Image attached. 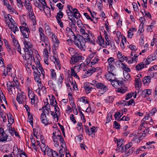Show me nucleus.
<instances>
[{"mask_svg": "<svg viewBox=\"0 0 157 157\" xmlns=\"http://www.w3.org/2000/svg\"><path fill=\"white\" fill-rule=\"evenodd\" d=\"M51 37L53 42L56 43L57 45L59 44V40H58L56 36L54 33H52Z\"/></svg>", "mask_w": 157, "mask_h": 157, "instance_id": "36", "label": "nucleus"}, {"mask_svg": "<svg viewBox=\"0 0 157 157\" xmlns=\"http://www.w3.org/2000/svg\"><path fill=\"white\" fill-rule=\"evenodd\" d=\"M51 76L52 79H55L56 78V74L55 71L51 69Z\"/></svg>", "mask_w": 157, "mask_h": 157, "instance_id": "54", "label": "nucleus"}, {"mask_svg": "<svg viewBox=\"0 0 157 157\" xmlns=\"http://www.w3.org/2000/svg\"><path fill=\"white\" fill-rule=\"evenodd\" d=\"M74 42L75 44L81 50L83 49L85 47L86 41L82 38V39L76 38L74 39Z\"/></svg>", "mask_w": 157, "mask_h": 157, "instance_id": "5", "label": "nucleus"}, {"mask_svg": "<svg viewBox=\"0 0 157 157\" xmlns=\"http://www.w3.org/2000/svg\"><path fill=\"white\" fill-rule=\"evenodd\" d=\"M105 38V43L106 45H109L110 43V41L109 40L108 37V35L107 34V33L105 31L104 33Z\"/></svg>", "mask_w": 157, "mask_h": 157, "instance_id": "40", "label": "nucleus"}, {"mask_svg": "<svg viewBox=\"0 0 157 157\" xmlns=\"http://www.w3.org/2000/svg\"><path fill=\"white\" fill-rule=\"evenodd\" d=\"M46 153L49 157H57L58 155V153L56 151H53L49 147L47 148Z\"/></svg>", "mask_w": 157, "mask_h": 157, "instance_id": "14", "label": "nucleus"}, {"mask_svg": "<svg viewBox=\"0 0 157 157\" xmlns=\"http://www.w3.org/2000/svg\"><path fill=\"white\" fill-rule=\"evenodd\" d=\"M7 116L8 119V122L10 123L13 124L14 122V119L13 117L10 113L7 114Z\"/></svg>", "mask_w": 157, "mask_h": 157, "instance_id": "44", "label": "nucleus"}, {"mask_svg": "<svg viewBox=\"0 0 157 157\" xmlns=\"http://www.w3.org/2000/svg\"><path fill=\"white\" fill-rule=\"evenodd\" d=\"M147 58L148 60L151 62L157 58V54L155 53H153L149 56Z\"/></svg>", "mask_w": 157, "mask_h": 157, "instance_id": "30", "label": "nucleus"}, {"mask_svg": "<svg viewBox=\"0 0 157 157\" xmlns=\"http://www.w3.org/2000/svg\"><path fill=\"white\" fill-rule=\"evenodd\" d=\"M124 78L127 80H129L130 79V75L128 72H124L123 73Z\"/></svg>", "mask_w": 157, "mask_h": 157, "instance_id": "62", "label": "nucleus"}, {"mask_svg": "<svg viewBox=\"0 0 157 157\" xmlns=\"http://www.w3.org/2000/svg\"><path fill=\"white\" fill-rule=\"evenodd\" d=\"M98 42L100 45H105L104 39L102 38L101 36H99L98 37V40H96Z\"/></svg>", "mask_w": 157, "mask_h": 157, "instance_id": "34", "label": "nucleus"}, {"mask_svg": "<svg viewBox=\"0 0 157 157\" xmlns=\"http://www.w3.org/2000/svg\"><path fill=\"white\" fill-rule=\"evenodd\" d=\"M121 68H122L125 71V72H129L130 71V70L129 68L125 64L123 63L121 64Z\"/></svg>", "mask_w": 157, "mask_h": 157, "instance_id": "47", "label": "nucleus"}, {"mask_svg": "<svg viewBox=\"0 0 157 157\" xmlns=\"http://www.w3.org/2000/svg\"><path fill=\"white\" fill-rule=\"evenodd\" d=\"M94 84H95L97 88L100 89L99 91L101 94H103L108 90L107 86L103 83L95 81Z\"/></svg>", "mask_w": 157, "mask_h": 157, "instance_id": "6", "label": "nucleus"}, {"mask_svg": "<svg viewBox=\"0 0 157 157\" xmlns=\"http://www.w3.org/2000/svg\"><path fill=\"white\" fill-rule=\"evenodd\" d=\"M45 33L48 35H50L51 34V28L49 25L47 23H45Z\"/></svg>", "mask_w": 157, "mask_h": 157, "instance_id": "35", "label": "nucleus"}, {"mask_svg": "<svg viewBox=\"0 0 157 157\" xmlns=\"http://www.w3.org/2000/svg\"><path fill=\"white\" fill-rule=\"evenodd\" d=\"M107 69L109 73L112 74L113 76L116 75V69L114 65H108Z\"/></svg>", "mask_w": 157, "mask_h": 157, "instance_id": "16", "label": "nucleus"}, {"mask_svg": "<svg viewBox=\"0 0 157 157\" xmlns=\"http://www.w3.org/2000/svg\"><path fill=\"white\" fill-rule=\"evenodd\" d=\"M23 26H20V29L21 33L23 37L24 38H28L29 37V34L30 33V31L29 29L24 26L26 25V24L25 22L22 23Z\"/></svg>", "mask_w": 157, "mask_h": 157, "instance_id": "3", "label": "nucleus"}, {"mask_svg": "<svg viewBox=\"0 0 157 157\" xmlns=\"http://www.w3.org/2000/svg\"><path fill=\"white\" fill-rule=\"evenodd\" d=\"M26 96L23 92L18 93L17 97V100L20 104H25Z\"/></svg>", "mask_w": 157, "mask_h": 157, "instance_id": "7", "label": "nucleus"}, {"mask_svg": "<svg viewBox=\"0 0 157 157\" xmlns=\"http://www.w3.org/2000/svg\"><path fill=\"white\" fill-rule=\"evenodd\" d=\"M113 76L112 75V74L111 73H109L108 74H107L105 75V76L106 78L109 81H112V77H113Z\"/></svg>", "mask_w": 157, "mask_h": 157, "instance_id": "59", "label": "nucleus"}, {"mask_svg": "<svg viewBox=\"0 0 157 157\" xmlns=\"http://www.w3.org/2000/svg\"><path fill=\"white\" fill-rule=\"evenodd\" d=\"M84 85V89L86 92H87L88 93H90V91H91V89L93 88L91 87H90L88 85V83H85Z\"/></svg>", "mask_w": 157, "mask_h": 157, "instance_id": "45", "label": "nucleus"}, {"mask_svg": "<svg viewBox=\"0 0 157 157\" xmlns=\"http://www.w3.org/2000/svg\"><path fill=\"white\" fill-rule=\"evenodd\" d=\"M50 59L52 61L56 64L57 65L59 68L60 67V64L59 63V60L57 56H53L50 57Z\"/></svg>", "mask_w": 157, "mask_h": 157, "instance_id": "22", "label": "nucleus"}, {"mask_svg": "<svg viewBox=\"0 0 157 157\" xmlns=\"http://www.w3.org/2000/svg\"><path fill=\"white\" fill-rule=\"evenodd\" d=\"M132 144L131 142H129L128 144H126L125 145V148L124 149V150H127L128 149H129L130 148L132 147Z\"/></svg>", "mask_w": 157, "mask_h": 157, "instance_id": "63", "label": "nucleus"}, {"mask_svg": "<svg viewBox=\"0 0 157 157\" xmlns=\"http://www.w3.org/2000/svg\"><path fill=\"white\" fill-rule=\"evenodd\" d=\"M5 21L6 25L11 23L12 20H14L12 17L11 16L10 14H8L5 16Z\"/></svg>", "mask_w": 157, "mask_h": 157, "instance_id": "26", "label": "nucleus"}, {"mask_svg": "<svg viewBox=\"0 0 157 157\" xmlns=\"http://www.w3.org/2000/svg\"><path fill=\"white\" fill-rule=\"evenodd\" d=\"M15 34L16 31H19V29L17 28L16 23L14 20H12L11 23L8 25H6Z\"/></svg>", "mask_w": 157, "mask_h": 157, "instance_id": "8", "label": "nucleus"}, {"mask_svg": "<svg viewBox=\"0 0 157 157\" xmlns=\"http://www.w3.org/2000/svg\"><path fill=\"white\" fill-rule=\"evenodd\" d=\"M30 2V0H25L24 6L28 11L32 10Z\"/></svg>", "mask_w": 157, "mask_h": 157, "instance_id": "24", "label": "nucleus"}, {"mask_svg": "<svg viewBox=\"0 0 157 157\" xmlns=\"http://www.w3.org/2000/svg\"><path fill=\"white\" fill-rule=\"evenodd\" d=\"M40 40L44 42V43L45 45V47L49 48L50 44L48 41V38L44 35L40 37Z\"/></svg>", "mask_w": 157, "mask_h": 157, "instance_id": "20", "label": "nucleus"}, {"mask_svg": "<svg viewBox=\"0 0 157 157\" xmlns=\"http://www.w3.org/2000/svg\"><path fill=\"white\" fill-rule=\"evenodd\" d=\"M45 140H41V143L40 146V147L41 151L44 153V155H46V150L47 148H48V147H46L44 144Z\"/></svg>", "mask_w": 157, "mask_h": 157, "instance_id": "23", "label": "nucleus"}, {"mask_svg": "<svg viewBox=\"0 0 157 157\" xmlns=\"http://www.w3.org/2000/svg\"><path fill=\"white\" fill-rule=\"evenodd\" d=\"M99 59L98 56H96L91 59V65H94L97 63Z\"/></svg>", "mask_w": 157, "mask_h": 157, "instance_id": "52", "label": "nucleus"}, {"mask_svg": "<svg viewBox=\"0 0 157 157\" xmlns=\"http://www.w3.org/2000/svg\"><path fill=\"white\" fill-rule=\"evenodd\" d=\"M117 150L123 152L124 151V147L122 146L124 144V140L122 139H119L117 140Z\"/></svg>", "mask_w": 157, "mask_h": 157, "instance_id": "15", "label": "nucleus"}, {"mask_svg": "<svg viewBox=\"0 0 157 157\" xmlns=\"http://www.w3.org/2000/svg\"><path fill=\"white\" fill-rule=\"evenodd\" d=\"M82 57L77 54H75L71 59L70 63L71 64H75L82 59Z\"/></svg>", "mask_w": 157, "mask_h": 157, "instance_id": "12", "label": "nucleus"}, {"mask_svg": "<svg viewBox=\"0 0 157 157\" xmlns=\"http://www.w3.org/2000/svg\"><path fill=\"white\" fill-rule=\"evenodd\" d=\"M34 4L36 7L39 8L40 10H44V9H43V7L41 6L40 3L37 2L36 0L34 2Z\"/></svg>", "mask_w": 157, "mask_h": 157, "instance_id": "50", "label": "nucleus"}, {"mask_svg": "<svg viewBox=\"0 0 157 157\" xmlns=\"http://www.w3.org/2000/svg\"><path fill=\"white\" fill-rule=\"evenodd\" d=\"M28 95L29 98L30 99L31 103L33 105L35 102L36 97L33 92L30 88L28 87L27 89Z\"/></svg>", "mask_w": 157, "mask_h": 157, "instance_id": "10", "label": "nucleus"}, {"mask_svg": "<svg viewBox=\"0 0 157 157\" xmlns=\"http://www.w3.org/2000/svg\"><path fill=\"white\" fill-rule=\"evenodd\" d=\"M48 85L51 87L55 91H57L56 84L55 85L52 80H49L48 82Z\"/></svg>", "mask_w": 157, "mask_h": 157, "instance_id": "38", "label": "nucleus"}, {"mask_svg": "<svg viewBox=\"0 0 157 157\" xmlns=\"http://www.w3.org/2000/svg\"><path fill=\"white\" fill-rule=\"evenodd\" d=\"M140 134L139 133H138L137 134H135L131 140L135 142H139L140 141L139 139L141 136H140Z\"/></svg>", "mask_w": 157, "mask_h": 157, "instance_id": "32", "label": "nucleus"}, {"mask_svg": "<svg viewBox=\"0 0 157 157\" xmlns=\"http://www.w3.org/2000/svg\"><path fill=\"white\" fill-rule=\"evenodd\" d=\"M50 49L51 48L50 46H49V48L46 47V48L44 49L43 54L45 58L44 59H45V58L47 59H48L49 56L48 55V49L50 50Z\"/></svg>", "mask_w": 157, "mask_h": 157, "instance_id": "33", "label": "nucleus"}, {"mask_svg": "<svg viewBox=\"0 0 157 157\" xmlns=\"http://www.w3.org/2000/svg\"><path fill=\"white\" fill-rule=\"evenodd\" d=\"M71 21H69V25L71 27H74L76 25V21L74 18H69Z\"/></svg>", "mask_w": 157, "mask_h": 157, "instance_id": "41", "label": "nucleus"}, {"mask_svg": "<svg viewBox=\"0 0 157 157\" xmlns=\"http://www.w3.org/2000/svg\"><path fill=\"white\" fill-rule=\"evenodd\" d=\"M107 62L108 63V65H114L115 62V59L113 57H111L108 58L107 59Z\"/></svg>", "mask_w": 157, "mask_h": 157, "instance_id": "42", "label": "nucleus"}, {"mask_svg": "<svg viewBox=\"0 0 157 157\" xmlns=\"http://www.w3.org/2000/svg\"><path fill=\"white\" fill-rule=\"evenodd\" d=\"M72 10V13H72L73 15H74V17L76 19H77L78 17H79L80 15L78 10L75 8H74Z\"/></svg>", "mask_w": 157, "mask_h": 157, "instance_id": "37", "label": "nucleus"}, {"mask_svg": "<svg viewBox=\"0 0 157 157\" xmlns=\"http://www.w3.org/2000/svg\"><path fill=\"white\" fill-rule=\"evenodd\" d=\"M43 7V9L48 8L45 0H38Z\"/></svg>", "mask_w": 157, "mask_h": 157, "instance_id": "58", "label": "nucleus"}, {"mask_svg": "<svg viewBox=\"0 0 157 157\" xmlns=\"http://www.w3.org/2000/svg\"><path fill=\"white\" fill-rule=\"evenodd\" d=\"M149 131V129L148 127L146 128L144 130V133L142 134V136L144 137H145L146 134H148Z\"/></svg>", "mask_w": 157, "mask_h": 157, "instance_id": "61", "label": "nucleus"}, {"mask_svg": "<svg viewBox=\"0 0 157 157\" xmlns=\"http://www.w3.org/2000/svg\"><path fill=\"white\" fill-rule=\"evenodd\" d=\"M3 74L5 76L7 75H11L12 74V68L10 65H7V67L4 69L3 71Z\"/></svg>", "mask_w": 157, "mask_h": 157, "instance_id": "17", "label": "nucleus"}, {"mask_svg": "<svg viewBox=\"0 0 157 157\" xmlns=\"http://www.w3.org/2000/svg\"><path fill=\"white\" fill-rule=\"evenodd\" d=\"M83 139V136L81 135H79L77 136L75 138V140L76 142H80Z\"/></svg>", "mask_w": 157, "mask_h": 157, "instance_id": "56", "label": "nucleus"}, {"mask_svg": "<svg viewBox=\"0 0 157 157\" xmlns=\"http://www.w3.org/2000/svg\"><path fill=\"white\" fill-rule=\"evenodd\" d=\"M31 59H30L29 60L28 59H25L26 60H27L28 63H26L25 66L26 67V70L28 72H29L31 71L30 68L32 67L31 62Z\"/></svg>", "mask_w": 157, "mask_h": 157, "instance_id": "31", "label": "nucleus"}, {"mask_svg": "<svg viewBox=\"0 0 157 157\" xmlns=\"http://www.w3.org/2000/svg\"><path fill=\"white\" fill-rule=\"evenodd\" d=\"M86 42H89L92 44H94L95 42V38L92 33L89 31H87V33L85 34L83 36Z\"/></svg>", "mask_w": 157, "mask_h": 157, "instance_id": "4", "label": "nucleus"}, {"mask_svg": "<svg viewBox=\"0 0 157 157\" xmlns=\"http://www.w3.org/2000/svg\"><path fill=\"white\" fill-rule=\"evenodd\" d=\"M63 78V75L61 74L56 81V90H59L61 88Z\"/></svg>", "mask_w": 157, "mask_h": 157, "instance_id": "9", "label": "nucleus"}, {"mask_svg": "<svg viewBox=\"0 0 157 157\" xmlns=\"http://www.w3.org/2000/svg\"><path fill=\"white\" fill-rule=\"evenodd\" d=\"M71 75L72 76L75 77L76 78L79 79V78L78 75L76 73L75 71L74 68H71Z\"/></svg>", "mask_w": 157, "mask_h": 157, "instance_id": "49", "label": "nucleus"}, {"mask_svg": "<svg viewBox=\"0 0 157 157\" xmlns=\"http://www.w3.org/2000/svg\"><path fill=\"white\" fill-rule=\"evenodd\" d=\"M57 103L54 96L52 97L50 99V105H57Z\"/></svg>", "mask_w": 157, "mask_h": 157, "instance_id": "46", "label": "nucleus"}, {"mask_svg": "<svg viewBox=\"0 0 157 157\" xmlns=\"http://www.w3.org/2000/svg\"><path fill=\"white\" fill-rule=\"evenodd\" d=\"M122 115V114H121L119 112H117L115 113V119L118 121L120 120V117Z\"/></svg>", "mask_w": 157, "mask_h": 157, "instance_id": "57", "label": "nucleus"}, {"mask_svg": "<svg viewBox=\"0 0 157 157\" xmlns=\"http://www.w3.org/2000/svg\"><path fill=\"white\" fill-rule=\"evenodd\" d=\"M37 65V66L38 67V68L39 69L41 73V74L43 75V76H44V70L43 69L42 67L40 65V63H37V64H36Z\"/></svg>", "mask_w": 157, "mask_h": 157, "instance_id": "60", "label": "nucleus"}, {"mask_svg": "<svg viewBox=\"0 0 157 157\" xmlns=\"http://www.w3.org/2000/svg\"><path fill=\"white\" fill-rule=\"evenodd\" d=\"M7 86L9 93L10 94H12L13 92H15V86L11 84L10 82H9L7 83Z\"/></svg>", "mask_w": 157, "mask_h": 157, "instance_id": "18", "label": "nucleus"}, {"mask_svg": "<svg viewBox=\"0 0 157 157\" xmlns=\"http://www.w3.org/2000/svg\"><path fill=\"white\" fill-rule=\"evenodd\" d=\"M38 72H35L33 73L34 79L37 82L38 84L41 82V79L40 78V74H38Z\"/></svg>", "mask_w": 157, "mask_h": 157, "instance_id": "29", "label": "nucleus"}, {"mask_svg": "<svg viewBox=\"0 0 157 157\" xmlns=\"http://www.w3.org/2000/svg\"><path fill=\"white\" fill-rule=\"evenodd\" d=\"M144 64L143 63H141L138 64L136 67V70L140 71L144 67Z\"/></svg>", "mask_w": 157, "mask_h": 157, "instance_id": "51", "label": "nucleus"}, {"mask_svg": "<svg viewBox=\"0 0 157 157\" xmlns=\"http://www.w3.org/2000/svg\"><path fill=\"white\" fill-rule=\"evenodd\" d=\"M154 76L153 75L152 76H147L143 78V82L144 84L145 85H147L151 81V78L153 77Z\"/></svg>", "mask_w": 157, "mask_h": 157, "instance_id": "27", "label": "nucleus"}, {"mask_svg": "<svg viewBox=\"0 0 157 157\" xmlns=\"http://www.w3.org/2000/svg\"><path fill=\"white\" fill-rule=\"evenodd\" d=\"M127 88L125 87L124 88H121L120 89L118 88L117 90V92H120L122 93H124L126 92L127 90Z\"/></svg>", "mask_w": 157, "mask_h": 157, "instance_id": "53", "label": "nucleus"}, {"mask_svg": "<svg viewBox=\"0 0 157 157\" xmlns=\"http://www.w3.org/2000/svg\"><path fill=\"white\" fill-rule=\"evenodd\" d=\"M38 88L36 90V92H37L40 96V93L41 91L43 92V90H45V88L44 86H43L42 84L41 83L38 84Z\"/></svg>", "mask_w": 157, "mask_h": 157, "instance_id": "25", "label": "nucleus"}, {"mask_svg": "<svg viewBox=\"0 0 157 157\" xmlns=\"http://www.w3.org/2000/svg\"><path fill=\"white\" fill-rule=\"evenodd\" d=\"M134 149L133 147L130 148L129 149H128L127 150H124L123 152H125V155L126 156V157H128L131 155L133 153Z\"/></svg>", "mask_w": 157, "mask_h": 157, "instance_id": "28", "label": "nucleus"}, {"mask_svg": "<svg viewBox=\"0 0 157 157\" xmlns=\"http://www.w3.org/2000/svg\"><path fill=\"white\" fill-rule=\"evenodd\" d=\"M40 119L42 123L45 125H48L49 123L48 122V119L46 115H44V113H41L40 117Z\"/></svg>", "mask_w": 157, "mask_h": 157, "instance_id": "19", "label": "nucleus"}, {"mask_svg": "<svg viewBox=\"0 0 157 157\" xmlns=\"http://www.w3.org/2000/svg\"><path fill=\"white\" fill-rule=\"evenodd\" d=\"M85 28V27H82L80 29V33L81 34L83 35V37L84 36L85 34L87 33L86 32Z\"/></svg>", "mask_w": 157, "mask_h": 157, "instance_id": "64", "label": "nucleus"}, {"mask_svg": "<svg viewBox=\"0 0 157 157\" xmlns=\"http://www.w3.org/2000/svg\"><path fill=\"white\" fill-rule=\"evenodd\" d=\"M28 12L29 17L33 25V26H34L33 29V30H35V25L36 24L35 17L33 13V10H28Z\"/></svg>", "mask_w": 157, "mask_h": 157, "instance_id": "11", "label": "nucleus"}, {"mask_svg": "<svg viewBox=\"0 0 157 157\" xmlns=\"http://www.w3.org/2000/svg\"><path fill=\"white\" fill-rule=\"evenodd\" d=\"M49 106V104L48 103H47L45 106H44L42 108V110H43V113H44L45 115L48 116L50 111H51V109L50 108H48Z\"/></svg>", "mask_w": 157, "mask_h": 157, "instance_id": "21", "label": "nucleus"}, {"mask_svg": "<svg viewBox=\"0 0 157 157\" xmlns=\"http://www.w3.org/2000/svg\"><path fill=\"white\" fill-rule=\"evenodd\" d=\"M135 82H136L135 84L136 87L139 88L141 83V81L140 79L139 78H136Z\"/></svg>", "mask_w": 157, "mask_h": 157, "instance_id": "48", "label": "nucleus"}, {"mask_svg": "<svg viewBox=\"0 0 157 157\" xmlns=\"http://www.w3.org/2000/svg\"><path fill=\"white\" fill-rule=\"evenodd\" d=\"M80 67L81 69H82L83 71H86L84 74V78L88 77L91 76L93 73L97 71L99 68L98 67L96 68L92 67L87 71L86 69V65L84 63H81L80 64Z\"/></svg>", "mask_w": 157, "mask_h": 157, "instance_id": "2", "label": "nucleus"}, {"mask_svg": "<svg viewBox=\"0 0 157 157\" xmlns=\"http://www.w3.org/2000/svg\"><path fill=\"white\" fill-rule=\"evenodd\" d=\"M12 140L11 138L6 133H2L0 136V142L6 143Z\"/></svg>", "mask_w": 157, "mask_h": 157, "instance_id": "13", "label": "nucleus"}, {"mask_svg": "<svg viewBox=\"0 0 157 157\" xmlns=\"http://www.w3.org/2000/svg\"><path fill=\"white\" fill-rule=\"evenodd\" d=\"M25 46L24 51L25 52V59L30 60L32 59V56L33 52L35 51L33 46L31 42L27 40L24 42Z\"/></svg>", "mask_w": 157, "mask_h": 157, "instance_id": "1", "label": "nucleus"}, {"mask_svg": "<svg viewBox=\"0 0 157 157\" xmlns=\"http://www.w3.org/2000/svg\"><path fill=\"white\" fill-rule=\"evenodd\" d=\"M28 115V121L31 124V125L32 126L33 124V116L32 114H31V113H30V114Z\"/></svg>", "mask_w": 157, "mask_h": 157, "instance_id": "55", "label": "nucleus"}, {"mask_svg": "<svg viewBox=\"0 0 157 157\" xmlns=\"http://www.w3.org/2000/svg\"><path fill=\"white\" fill-rule=\"evenodd\" d=\"M134 31H136V30L134 28H131L129 30L128 32V38H131L132 37L133 35V32Z\"/></svg>", "mask_w": 157, "mask_h": 157, "instance_id": "39", "label": "nucleus"}, {"mask_svg": "<svg viewBox=\"0 0 157 157\" xmlns=\"http://www.w3.org/2000/svg\"><path fill=\"white\" fill-rule=\"evenodd\" d=\"M151 90L149 89L144 90L143 92V94L145 95V97H147V96L151 95Z\"/></svg>", "mask_w": 157, "mask_h": 157, "instance_id": "43", "label": "nucleus"}]
</instances>
